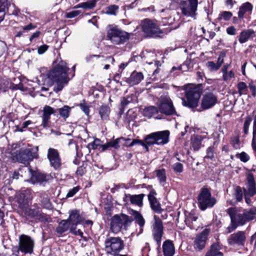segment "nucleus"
Wrapping results in <instances>:
<instances>
[{"label":"nucleus","instance_id":"nucleus-1","mask_svg":"<svg viewBox=\"0 0 256 256\" xmlns=\"http://www.w3.org/2000/svg\"><path fill=\"white\" fill-rule=\"evenodd\" d=\"M69 68L67 67L66 63L61 62L56 66L48 72L46 68H42L40 69L41 74L40 77L42 79V84L47 86H52L54 82L56 83V86L54 88V91L56 92L62 90L64 86L68 84L69 79L68 77V71Z\"/></svg>","mask_w":256,"mask_h":256},{"label":"nucleus","instance_id":"nucleus-2","mask_svg":"<svg viewBox=\"0 0 256 256\" xmlns=\"http://www.w3.org/2000/svg\"><path fill=\"white\" fill-rule=\"evenodd\" d=\"M228 213L232 222L238 225L244 226L250 221L256 220V208H230L228 210Z\"/></svg>","mask_w":256,"mask_h":256},{"label":"nucleus","instance_id":"nucleus-3","mask_svg":"<svg viewBox=\"0 0 256 256\" xmlns=\"http://www.w3.org/2000/svg\"><path fill=\"white\" fill-rule=\"evenodd\" d=\"M183 87L186 100L182 98V105L190 108L196 107L200 97V90L192 84L185 85Z\"/></svg>","mask_w":256,"mask_h":256},{"label":"nucleus","instance_id":"nucleus-4","mask_svg":"<svg viewBox=\"0 0 256 256\" xmlns=\"http://www.w3.org/2000/svg\"><path fill=\"white\" fill-rule=\"evenodd\" d=\"M106 30L108 39L114 44H124L129 40L130 36V34L123 31L114 25H108Z\"/></svg>","mask_w":256,"mask_h":256},{"label":"nucleus","instance_id":"nucleus-5","mask_svg":"<svg viewBox=\"0 0 256 256\" xmlns=\"http://www.w3.org/2000/svg\"><path fill=\"white\" fill-rule=\"evenodd\" d=\"M34 241L29 236L22 234L19 237L18 246H14L12 248V254L20 256V252L32 254L34 251Z\"/></svg>","mask_w":256,"mask_h":256},{"label":"nucleus","instance_id":"nucleus-6","mask_svg":"<svg viewBox=\"0 0 256 256\" xmlns=\"http://www.w3.org/2000/svg\"><path fill=\"white\" fill-rule=\"evenodd\" d=\"M140 26L143 32L148 36L162 37L163 34L158 24L152 20L148 18L142 20Z\"/></svg>","mask_w":256,"mask_h":256},{"label":"nucleus","instance_id":"nucleus-7","mask_svg":"<svg viewBox=\"0 0 256 256\" xmlns=\"http://www.w3.org/2000/svg\"><path fill=\"white\" fill-rule=\"evenodd\" d=\"M124 248V242L120 237H109L105 240V250L108 254L116 255Z\"/></svg>","mask_w":256,"mask_h":256},{"label":"nucleus","instance_id":"nucleus-8","mask_svg":"<svg viewBox=\"0 0 256 256\" xmlns=\"http://www.w3.org/2000/svg\"><path fill=\"white\" fill-rule=\"evenodd\" d=\"M132 220L128 216L122 214L114 216L111 220L110 229L115 234L119 232L122 228L126 229Z\"/></svg>","mask_w":256,"mask_h":256},{"label":"nucleus","instance_id":"nucleus-9","mask_svg":"<svg viewBox=\"0 0 256 256\" xmlns=\"http://www.w3.org/2000/svg\"><path fill=\"white\" fill-rule=\"evenodd\" d=\"M198 6V0H181L180 3V8L184 16L195 19Z\"/></svg>","mask_w":256,"mask_h":256},{"label":"nucleus","instance_id":"nucleus-10","mask_svg":"<svg viewBox=\"0 0 256 256\" xmlns=\"http://www.w3.org/2000/svg\"><path fill=\"white\" fill-rule=\"evenodd\" d=\"M158 112L166 116L176 114V110L171 99L168 96H162L157 102Z\"/></svg>","mask_w":256,"mask_h":256},{"label":"nucleus","instance_id":"nucleus-11","mask_svg":"<svg viewBox=\"0 0 256 256\" xmlns=\"http://www.w3.org/2000/svg\"><path fill=\"white\" fill-rule=\"evenodd\" d=\"M216 202L214 198L212 197L210 192L207 188H202L198 198V203L200 210H206L212 208Z\"/></svg>","mask_w":256,"mask_h":256},{"label":"nucleus","instance_id":"nucleus-12","mask_svg":"<svg viewBox=\"0 0 256 256\" xmlns=\"http://www.w3.org/2000/svg\"><path fill=\"white\" fill-rule=\"evenodd\" d=\"M170 132L164 130L152 132L147 136V142L150 144L164 145L168 142Z\"/></svg>","mask_w":256,"mask_h":256},{"label":"nucleus","instance_id":"nucleus-13","mask_svg":"<svg viewBox=\"0 0 256 256\" xmlns=\"http://www.w3.org/2000/svg\"><path fill=\"white\" fill-rule=\"evenodd\" d=\"M210 232L209 228H205L196 236L193 240V246L195 250L200 251L205 248Z\"/></svg>","mask_w":256,"mask_h":256},{"label":"nucleus","instance_id":"nucleus-14","mask_svg":"<svg viewBox=\"0 0 256 256\" xmlns=\"http://www.w3.org/2000/svg\"><path fill=\"white\" fill-rule=\"evenodd\" d=\"M246 236L245 232L238 231L230 234L228 238V243L233 246H244L245 244Z\"/></svg>","mask_w":256,"mask_h":256},{"label":"nucleus","instance_id":"nucleus-15","mask_svg":"<svg viewBox=\"0 0 256 256\" xmlns=\"http://www.w3.org/2000/svg\"><path fill=\"white\" fill-rule=\"evenodd\" d=\"M154 222L153 224L152 234L154 240L160 245L163 234V226L161 220L154 216Z\"/></svg>","mask_w":256,"mask_h":256},{"label":"nucleus","instance_id":"nucleus-16","mask_svg":"<svg viewBox=\"0 0 256 256\" xmlns=\"http://www.w3.org/2000/svg\"><path fill=\"white\" fill-rule=\"evenodd\" d=\"M47 157L50 162V166L55 170H58L60 167L61 160L57 150L49 148L48 150Z\"/></svg>","mask_w":256,"mask_h":256},{"label":"nucleus","instance_id":"nucleus-17","mask_svg":"<svg viewBox=\"0 0 256 256\" xmlns=\"http://www.w3.org/2000/svg\"><path fill=\"white\" fill-rule=\"evenodd\" d=\"M42 112L41 126L44 128H48L50 124V116L56 112V110L50 106H45Z\"/></svg>","mask_w":256,"mask_h":256},{"label":"nucleus","instance_id":"nucleus-18","mask_svg":"<svg viewBox=\"0 0 256 256\" xmlns=\"http://www.w3.org/2000/svg\"><path fill=\"white\" fill-rule=\"evenodd\" d=\"M218 102V98L212 93H208L204 96L202 100V108L204 110L209 109Z\"/></svg>","mask_w":256,"mask_h":256},{"label":"nucleus","instance_id":"nucleus-19","mask_svg":"<svg viewBox=\"0 0 256 256\" xmlns=\"http://www.w3.org/2000/svg\"><path fill=\"white\" fill-rule=\"evenodd\" d=\"M246 180V188H243L244 194L254 196L256 194V184L253 174H248L247 176Z\"/></svg>","mask_w":256,"mask_h":256},{"label":"nucleus","instance_id":"nucleus-20","mask_svg":"<svg viewBox=\"0 0 256 256\" xmlns=\"http://www.w3.org/2000/svg\"><path fill=\"white\" fill-rule=\"evenodd\" d=\"M28 170L30 172L31 177L30 180H27V182L35 184L46 180V176L44 174L38 172H32L30 168H28Z\"/></svg>","mask_w":256,"mask_h":256},{"label":"nucleus","instance_id":"nucleus-21","mask_svg":"<svg viewBox=\"0 0 256 256\" xmlns=\"http://www.w3.org/2000/svg\"><path fill=\"white\" fill-rule=\"evenodd\" d=\"M253 9L252 4L249 2L243 3L238 8V18L240 20H242L245 14H250Z\"/></svg>","mask_w":256,"mask_h":256},{"label":"nucleus","instance_id":"nucleus-22","mask_svg":"<svg viewBox=\"0 0 256 256\" xmlns=\"http://www.w3.org/2000/svg\"><path fill=\"white\" fill-rule=\"evenodd\" d=\"M144 75L141 72H133L130 76L126 78V82L130 86L138 84L143 79Z\"/></svg>","mask_w":256,"mask_h":256},{"label":"nucleus","instance_id":"nucleus-23","mask_svg":"<svg viewBox=\"0 0 256 256\" xmlns=\"http://www.w3.org/2000/svg\"><path fill=\"white\" fill-rule=\"evenodd\" d=\"M71 226H76L78 224L82 222V218L80 216L78 211L72 210L70 213L68 218L67 220Z\"/></svg>","mask_w":256,"mask_h":256},{"label":"nucleus","instance_id":"nucleus-24","mask_svg":"<svg viewBox=\"0 0 256 256\" xmlns=\"http://www.w3.org/2000/svg\"><path fill=\"white\" fill-rule=\"evenodd\" d=\"M198 216L196 214L192 213H188L186 214L184 222L190 228L197 230L198 228L196 222Z\"/></svg>","mask_w":256,"mask_h":256},{"label":"nucleus","instance_id":"nucleus-25","mask_svg":"<svg viewBox=\"0 0 256 256\" xmlns=\"http://www.w3.org/2000/svg\"><path fill=\"white\" fill-rule=\"evenodd\" d=\"M156 194L154 192L151 191L148 195V199L152 209L156 212H159L161 209L160 204L156 198Z\"/></svg>","mask_w":256,"mask_h":256},{"label":"nucleus","instance_id":"nucleus-26","mask_svg":"<svg viewBox=\"0 0 256 256\" xmlns=\"http://www.w3.org/2000/svg\"><path fill=\"white\" fill-rule=\"evenodd\" d=\"M144 196L145 195L142 194L135 195L128 194H126L124 198L129 200L132 204L141 207L143 204L142 202Z\"/></svg>","mask_w":256,"mask_h":256},{"label":"nucleus","instance_id":"nucleus-27","mask_svg":"<svg viewBox=\"0 0 256 256\" xmlns=\"http://www.w3.org/2000/svg\"><path fill=\"white\" fill-rule=\"evenodd\" d=\"M160 16L162 18L163 25H172L173 24L174 19L171 16V11L169 9L162 10Z\"/></svg>","mask_w":256,"mask_h":256},{"label":"nucleus","instance_id":"nucleus-28","mask_svg":"<svg viewBox=\"0 0 256 256\" xmlns=\"http://www.w3.org/2000/svg\"><path fill=\"white\" fill-rule=\"evenodd\" d=\"M254 35V32L252 29L243 30L240 34L238 41L240 44H244Z\"/></svg>","mask_w":256,"mask_h":256},{"label":"nucleus","instance_id":"nucleus-29","mask_svg":"<svg viewBox=\"0 0 256 256\" xmlns=\"http://www.w3.org/2000/svg\"><path fill=\"white\" fill-rule=\"evenodd\" d=\"M164 256H173L174 254V248L170 240H166L162 246Z\"/></svg>","mask_w":256,"mask_h":256},{"label":"nucleus","instance_id":"nucleus-30","mask_svg":"<svg viewBox=\"0 0 256 256\" xmlns=\"http://www.w3.org/2000/svg\"><path fill=\"white\" fill-rule=\"evenodd\" d=\"M221 246L218 242L214 243L211 246L210 250L207 252L206 256H223V254L220 252Z\"/></svg>","mask_w":256,"mask_h":256},{"label":"nucleus","instance_id":"nucleus-31","mask_svg":"<svg viewBox=\"0 0 256 256\" xmlns=\"http://www.w3.org/2000/svg\"><path fill=\"white\" fill-rule=\"evenodd\" d=\"M110 112V107L106 104L102 105L99 108L98 113L102 120H108Z\"/></svg>","mask_w":256,"mask_h":256},{"label":"nucleus","instance_id":"nucleus-32","mask_svg":"<svg viewBox=\"0 0 256 256\" xmlns=\"http://www.w3.org/2000/svg\"><path fill=\"white\" fill-rule=\"evenodd\" d=\"M132 215L136 220V223L140 226V229L139 234H141L142 232V228L145 224V220L142 215L137 211H133Z\"/></svg>","mask_w":256,"mask_h":256},{"label":"nucleus","instance_id":"nucleus-33","mask_svg":"<svg viewBox=\"0 0 256 256\" xmlns=\"http://www.w3.org/2000/svg\"><path fill=\"white\" fill-rule=\"evenodd\" d=\"M156 176L160 185L164 186L166 184V172L164 168H160L155 170Z\"/></svg>","mask_w":256,"mask_h":256},{"label":"nucleus","instance_id":"nucleus-34","mask_svg":"<svg viewBox=\"0 0 256 256\" xmlns=\"http://www.w3.org/2000/svg\"><path fill=\"white\" fill-rule=\"evenodd\" d=\"M70 227V224L68 222V220H62L59 222L56 228V232L59 234H62L66 232Z\"/></svg>","mask_w":256,"mask_h":256},{"label":"nucleus","instance_id":"nucleus-35","mask_svg":"<svg viewBox=\"0 0 256 256\" xmlns=\"http://www.w3.org/2000/svg\"><path fill=\"white\" fill-rule=\"evenodd\" d=\"M16 159L18 162L24 164H28L30 161L28 158L27 152H26V149L21 150L19 154L16 156Z\"/></svg>","mask_w":256,"mask_h":256},{"label":"nucleus","instance_id":"nucleus-36","mask_svg":"<svg viewBox=\"0 0 256 256\" xmlns=\"http://www.w3.org/2000/svg\"><path fill=\"white\" fill-rule=\"evenodd\" d=\"M98 0H90V1L80 3L74 6V8H82L84 9H92L96 6Z\"/></svg>","mask_w":256,"mask_h":256},{"label":"nucleus","instance_id":"nucleus-37","mask_svg":"<svg viewBox=\"0 0 256 256\" xmlns=\"http://www.w3.org/2000/svg\"><path fill=\"white\" fill-rule=\"evenodd\" d=\"M158 112V108L154 106H150L144 110V116L148 118H150Z\"/></svg>","mask_w":256,"mask_h":256},{"label":"nucleus","instance_id":"nucleus-38","mask_svg":"<svg viewBox=\"0 0 256 256\" xmlns=\"http://www.w3.org/2000/svg\"><path fill=\"white\" fill-rule=\"evenodd\" d=\"M202 136H196L192 138V146L194 150H198L201 147Z\"/></svg>","mask_w":256,"mask_h":256},{"label":"nucleus","instance_id":"nucleus-39","mask_svg":"<svg viewBox=\"0 0 256 256\" xmlns=\"http://www.w3.org/2000/svg\"><path fill=\"white\" fill-rule=\"evenodd\" d=\"M8 0H0V22L3 20L5 16V10L8 8Z\"/></svg>","mask_w":256,"mask_h":256},{"label":"nucleus","instance_id":"nucleus-40","mask_svg":"<svg viewBox=\"0 0 256 256\" xmlns=\"http://www.w3.org/2000/svg\"><path fill=\"white\" fill-rule=\"evenodd\" d=\"M192 68V64L190 60H186L178 68L173 67L172 69V71H174L175 70L178 69L182 72H186L191 70Z\"/></svg>","mask_w":256,"mask_h":256},{"label":"nucleus","instance_id":"nucleus-41","mask_svg":"<svg viewBox=\"0 0 256 256\" xmlns=\"http://www.w3.org/2000/svg\"><path fill=\"white\" fill-rule=\"evenodd\" d=\"M28 198H26L24 194L21 192L18 194L17 197V200L19 204V207L21 208H24L26 206L28 205Z\"/></svg>","mask_w":256,"mask_h":256},{"label":"nucleus","instance_id":"nucleus-42","mask_svg":"<svg viewBox=\"0 0 256 256\" xmlns=\"http://www.w3.org/2000/svg\"><path fill=\"white\" fill-rule=\"evenodd\" d=\"M122 139H124V138L121 137L118 138L116 139L113 141H111L109 142H108L106 144H104L102 146V149L104 150H106L108 147H112L115 148H118L120 147L119 144L122 140Z\"/></svg>","mask_w":256,"mask_h":256},{"label":"nucleus","instance_id":"nucleus-43","mask_svg":"<svg viewBox=\"0 0 256 256\" xmlns=\"http://www.w3.org/2000/svg\"><path fill=\"white\" fill-rule=\"evenodd\" d=\"M72 108L68 106H64L63 107L58 109L60 115L66 119L68 118L70 114Z\"/></svg>","mask_w":256,"mask_h":256},{"label":"nucleus","instance_id":"nucleus-44","mask_svg":"<svg viewBox=\"0 0 256 256\" xmlns=\"http://www.w3.org/2000/svg\"><path fill=\"white\" fill-rule=\"evenodd\" d=\"M237 88L240 96L247 94V86L245 82H238L237 85Z\"/></svg>","mask_w":256,"mask_h":256},{"label":"nucleus","instance_id":"nucleus-45","mask_svg":"<svg viewBox=\"0 0 256 256\" xmlns=\"http://www.w3.org/2000/svg\"><path fill=\"white\" fill-rule=\"evenodd\" d=\"M244 194V190H242V188L237 186L234 188V196L238 202H240L242 200Z\"/></svg>","mask_w":256,"mask_h":256},{"label":"nucleus","instance_id":"nucleus-46","mask_svg":"<svg viewBox=\"0 0 256 256\" xmlns=\"http://www.w3.org/2000/svg\"><path fill=\"white\" fill-rule=\"evenodd\" d=\"M40 209H30L28 208L26 210L25 214L27 216L36 219Z\"/></svg>","mask_w":256,"mask_h":256},{"label":"nucleus","instance_id":"nucleus-47","mask_svg":"<svg viewBox=\"0 0 256 256\" xmlns=\"http://www.w3.org/2000/svg\"><path fill=\"white\" fill-rule=\"evenodd\" d=\"M222 80L226 82H228L231 80L232 78H234L235 74L232 70L226 71L222 72Z\"/></svg>","mask_w":256,"mask_h":256},{"label":"nucleus","instance_id":"nucleus-48","mask_svg":"<svg viewBox=\"0 0 256 256\" xmlns=\"http://www.w3.org/2000/svg\"><path fill=\"white\" fill-rule=\"evenodd\" d=\"M232 14L231 12L228 11H224L222 12L218 16V20H228L232 17Z\"/></svg>","mask_w":256,"mask_h":256},{"label":"nucleus","instance_id":"nucleus-49","mask_svg":"<svg viewBox=\"0 0 256 256\" xmlns=\"http://www.w3.org/2000/svg\"><path fill=\"white\" fill-rule=\"evenodd\" d=\"M36 220H38L44 222H50L52 221L51 218H50V216L41 212L40 210L39 211Z\"/></svg>","mask_w":256,"mask_h":256},{"label":"nucleus","instance_id":"nucleus-50","mask_svg":"<svg viewBox=\"0 0 256 256\" xmlns=\"http://www.w3.org/2000/svg\"><path fill=\"white\" fill-rule=\"evenodd\" d=\"M118 10V6L116 5H111L106 8V13L110 15H116Z\"/></svg>","mask_w":256,"mask_h":256},{"label":"nucleus","instance_id":"nucleus-51","mask_svg":"<svg viewBox=\"0 0 256 256\" xmlns=\"http://www.w3.org/2000/svg\"><path fill=\"white\" fill-rule=\"evenodd\" d=\"M236 156L239 158L240 160L243 162H246L250 160V156L245 152H242L240 153L237 154Z\"/></svg>","mask_w":256,"mask_h":256},{"label":"nucleus","instance_id":"nucleus-52","mask_svg":"<svg viewBox=\"0 0 256 256\" xmlns=\"http://www.w3.org/2000/svg\"><path fill=\"white\" fill-rule=\"evenodd\" d=\"M38 150V147L36 146V151L32 152V149H26V152H27L28 158H30V160H32L33 158H38V154L37 153V151Z\"/></svg>","mask_w":256,"mask_h":256},{"label":"nucleus","instance_id":"nucleus-53","mask_svg":"<svg viewBox=\"0 0 256 256\" xmlns=\"http://www.w3.org/2000/svg\"><path fill=\"white\" fill-rule=\"evenodd\" d=\"M215 144V142H214L213 146H209L207 150H206V154L204 156V158H210V159H212L214 158V151L215 150L214 145Z\"/></svg>","mask_w":256,"mask_h":256},{"label":"nucleus","instance_id":"nucleus-54","mask_svg":"<svg viewBox=\"0 0 256 256\" xmlns=\"http://www.w3.org/2000/svg\"><path fill=\"white\" fill-rule=\"evenodd\" d=\"M206 65L210 71H216L220 68V66L216 63L212 61L208 62Z\"/></svg>","mask_w":256,"mask_h":256},{"label":"nucleus","instance_id":"nucleus-55","mask_svg":"<svg viewBox=\"0 0 256 256\" xmlns=\"http://www.w3.org/2000/svg\"><path fill=\"white\" fill-rule=\"evenodd\" d=\"M43 206L48 210H52L53 208L52 205L49 198H44L42 201Z\"/></svg>","mask_w":256,"mask_h":256},{"label":"nucleus","instance_id":"nucleus-56","mask_svg":"<svg viewBox=\"0 0 256 256\" xmlns=\"http://www.w3.org/2000/svg\"><path fill=\"white\" fill-rule=\"evenodd\" d=\"M76 226H71L70 227V232L75 235L79 236L81 238L83 236V232L79 229H76Z\"/></svg>","mask_w":256,"mask_h":256},{"label":"nucleus","instance_id":"nucleus-57","mask_svg":"<svg viewBox=\"0 0 256 256\" xmlns=\"http://www.w3.org/2000/svg\"><path fill=\"white\" fill-rule=\"evenodd\" d=\"M172 168L175 172H182L183 170V166L180 162H176L174 164Z\"/></svg>","mask_w":256,"mask_h":256},{"label":"nucleus","instance_id":"nucleus-58","mask_svg":"<svg viewBox=\"0 0 256 256\" xmlns=\"http://www.w3.org/2000/svg\"><path fill=\"white\" fill-rule=\"evenodd\" d=\"M80 13L81 12L78 10H72V12H67L66 14V17L69 18H74L79 15Z\"/></svg>","mask_w":256,"mask_h":256},{"label":"nucleus","instance_id":"nucleus-59","mask_svg":"<svg viewBox=\"0 0 256 256\" xmlns=\"http://www.w3.org/2000/svg\"><path fill=\"white\" fill-rule=\"evenodd\" d=\"M226 53L224 51H222L220 52L219 56L217 60L216 64H218L219 66H221L222 64L224 62V58L226 56Z\"/></svg>","mask_w":256,"mask_h":256},{"label":"nucleus","instance_id":"nucleus-60","mask_svg":"<svg viewBox=\"0 0 256 256\" xmlns=\"http://www.w3.org/2000/svg\"><path fill=\"white\" fill-rule=\"evenodd\" d=\"M80 190L78 186H75L72 189L70 190L66 194V196L68 198L72 197Z\"/></svg>","mask_w":256,"mask_h":256},{"label":"nucleus","instance_id":"nucleus-61","mask_svg":"<svg viewBox=\"0 0 256 256\" xmlns=\"http://www.w3.org/2000/svg\"><path fill=\"white\" fill-rule=\"evenodd\" d=\"M231 222V224L226 228V234H229L232 232L234 231L238 226L236 224V222H232V220Z\"/></svg>","mask_w":256,"mask_h":256},{"label":"nucleus","instance_id":"nucleus-62","mask_svg":"<svg viewBox=\"0 0 256 256\" xmlns=\"http://www.w3.org/2000/svg\"><path fill=\"white\" fill-rule=\"evenodd\" d=\"M231 144L235 149L240 148V140L238 138H234L231 140Z\"/></svg>","mask_w":256,"mask_h":256},{"label":"nucleus","instance_id":"nucleus-63","mask_svg":"<svg viewBox=\"0 0 256 256\" xmlns=\"http://www.w3.org/2000/svg\"><path fill=\"white\" fill-rule=\"evenodd\" d=\"M48 46L46 44H44L38 48V52L39 54H44L48 49Z\"/></svg>","mask_w":256,"mask_h":256},{"label":"nucleus","instance_id":"nucleus-64","mask_svg":"<svg viewBox=\"0 0 256 256\" xmlns=\"http://www.w3.org/2000/svg\"><path fill=\"white\" fill-rule=\"evenodd\" d=\"M252 136V140H254V142H256V114L254 119Z\"/></svg>","mask_w":256,"mask_h":256}]
</instances>
